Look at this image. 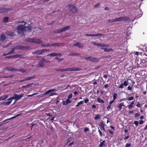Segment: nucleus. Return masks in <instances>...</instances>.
Here are the masks:
<instances>
[{
  "label": "nucleus",
  "instance_id": "f257e3e1",
  "mask_svg": "<svg viewBox=\"0 0 147 147\" xmlns=\"http://www.w3.org/2000/svg\"><path fill=\"white\" fill-rule=\"evenodd\" d=\"M68 10L73 13L78 12V8L74 5L70 4L67 7Z\"/></svg>",
  "mask_w": 147,
  "mask_h": 147
},
{
  "label": "nucleus",
  "instance_id": "f03ea898",
  "mask_svg": "<svg viewBox=\"0 0 147 147\" xmlns=\"http://www.w3.org/2000/svg\"><path fill=\"white\" fill-rule=\"evenodd\" d=\"M27 28L26 26H25L23 25H20L18 26L17 28V32L18 34H20L24 31L26 30V29Z\"/></svg>",
  "mask_w": 147,
  "mask_h": 147
},
{
  "label": "nucleus",
  "instance_id": "7ed1b4c3",
  "mask_svg": "<svg viewBox=\"0 0 147 147\" xmlns=\"http://www.w3.org/2000/svg\"><path fill=\"white\" fill-rule=\"evenodd\" d=\"M85 59L93 62H96L98 61H99V59L98 58L91 56L86 57L85 58Z\"/></svg>",
  "mask_w": 147,
  "mask_h": 147
},
{
  "label": "nucleus",
  "instance_id": "20e7f679",
  "mask_svg": "<svg viewBox=\"0 0 147 147\" xmlns=\"http://www.w3.org/2000/svg\"><path fill=\"white\" fill-rule=\"evenodd\" d=\"M24 96V94H21L20 95H17V94H15L14 95L13 97L8 99V100H9L12 99H15L16 100V101L13 103L14 104L17 101L21 98Z\"/></svg>",
  "mask_w": 147,
  "mask_h": 147
},
{
  "label": "nucleus",
  "instance_id": "39448f33",
  "mask_svg": "<svg viewBox=\"0 0 147 147\" xmlns=\"http://www.w3.org/2000/svg\"><path fill=\"white\" fill-rule=\"evenodd\" d=\"M70 28V26H67L61 29L56 30L55 32L56 33H59L68 30Z\"/></svg>",
  "mask_w": 147,
  "mask_h": 147
},
{
  "label": "nucleus",
  "instance_id": "423d86ee",
  "mask_svg": "<svg viewBox=\"0 0 147 147\" xmlns=\"http://www.w3.org/2000/svg\"><path fill=\"white\" fill-rule=\"evenodd\" d=\"M13 48L14 49H20L22 50H25L28 49V47L27 46H24L20 45H18L14 47Z\"/></svg>",
  "mask_w": 147,
  "mask_h": 147
},
{
  "label": "nucleus",
  "instance_id": "0eeeda50",
  "mask_svg": "<svg viewBox=\"0 0 147 147\" xmlns=\"http://www.w3.org/2000/svg\"><path fill=\"white\" fill-rule=\"evenodd\" d=\"M116 18L117 21H129V18L127 17H121Z\"/></svg>",
  "mask_w": 147,
  "mask_h": 147
},
{
  "label": "nucleus",
  "instance_id": "6e6552de",
  "mask_svg": "<svg viewBox=\"0 0 147 147\" xmlns=\"http://www.w3.org/2000/svg\"><path fill=\"white\" fill-rule=\"evenodd\" d=\"M74 46L78 47L80 48H82L84 47L83 45L79 42H77L74 45Z\"/></svg>",
  "mask_w": 147,
  "mask_h": 147
},
{
  "label": "nucleus",
  "instance_id": "1a4fd4ad",
  "mask_svg": "<svg viewBox=\"0 0 147 147\" xmlns=\"http://www.w3.org/2000/svg\"><path fill=\"white\" fill-rule=\"evenodd\" d=\"M6 34L8 36H13L16 35V34L12 32H10L9 31H7L5 32Z\"/></svg>",
  "mask_w": 147,
  "mask_h": 147
},
{
  "label": "nucleus",
  "instance_id": "9d476101",
  "mask_svg": "<svg viewBox=\"0 0 147 147\" xmlns=\"http://www.w3.org/2000/svg\"><path fill=\"white\" fill-rule=\"evenodd\" d=\"M42 41L40 39L34 38V43L37 44H41L42 43Z\"/></svg>",
  "mask_w": 147,
  "mask_h": 147
},
{
  "label": "nucleus",
  "instance_id": "9b49d317",
  "mask_svg": "<svg viewBox=\"0 0 147 147\" xmlns=\"http://www.w3.org/2000/svg\"><path fill=\"white\" fill-rule=\"evenodd\" d=\"M55 91H56V89H52V90H48L47 91V92H46L44 93L42 95H43V96H45V95L46 94H49V93H50L51 92H55Z\"/></svg>",
  "mask_w": 147,
  "mask_h": 147
},
{
  "label": "nucleus",
  "instance_id": "f8f14e48",
  "mask_svg": "<svg viewBox=\"0 0 147 147\" xmlns=\"http://www.w3.org/2000/svg\"><path fill=\"white\" fill-rule=\"evenodd\" d=\"M34 38H28L25 40V41L26 42L34 43Z\"/></svg>",
  "mask_w": 147,
  "mask_h": 147
},
{
  "label": "nucleus",
  "instance_id": "ddd939ff",
  "mask_svg": "<svg viewBox=\"0 0 147 147\" xmlns=\"http://www.w3.org/2000/svg\"><path fill=\"white\" fill-rule=\"evenodd\" d=\"M6 39V37L5 35L4 34H2L0 37V42L5 40Z\"/></svg>",
  "mask_w": 147,
  "mask_h": 147
},
{
  "label": "nucleus",
  "instance_id": "4468645a",
  "mask_svg": "<svg viewBox=\"0 0 147 147\" xmlns=\"http://www.w3.org/2000/svg\"><path fill=\"white\" fill-rule=\"evenodd\" d=\"M42 53V50H38L32 53V54H41Z\"/></svg>",
  "mask_w": 147,
  "mask_h": 147
},
{
  "label": "nucleus",
  "instance_id": "2eb2a0df",
  "mask_svg": "<svg viewBox=\"0 0 147 147\" xmlns=\"http://www.w3.org/2000/svg\"><path fill=\"white\" fill-rule=\"evenodd\" d=\"M9 10V9H8L0 8V13H3Z\"/></svg>",
  "mask_w": 147,
  "mask_h": 147
},
{
  "label": "nucleus",
  "instance_id": "dca6fc26",
  "mask_svg": "<svg viewBox=\"0 0 147 147\" xmlns=\"http://www.w3.org/2000/svg\"><path fill=\"white\" fill-rule=\"evenodd\" d=\"M38 67H44V62L42 61H39L37 64Z\"/></svg>",
  "mask_w": 147,
  "mask_h": 147
},
{
  "label": "nucleus",
  "instance_id": "f3484780",
  "mask_svg": "<svg viewBox=\"0 0 147 147\" xmlns=\"http://www.w3.org/2000/svg\"><path fill=\"white\" fill-rule=\"evenodd\" d=\"M71 101L68 98L65 101H63V105H67L68 103H71Z\"/></svg>",
  "mask_w": 147,
  "mask_h": 147
},
{
  "label": "nucleus",
  "instance_id": "a211bd4d",
  "mask_svg": "<svg viewBox=\"0 0 147 147\" xmlns=\"http://www.w3.org/2000/svg\"><path fill=\"white\" fill-rule=\"evenodd\" d=\"M5 69H6L7 70L11 71H16V70H18V69H15L14 68H12V67H6L5 68Z\"/></svg>",
  "mask_w": 147,
  "mask_h": 147
},
{
  "label": "nucleus",
  "instance_id": "6ab92c4d",
  "mask_svg": "<svg viewBox=\"0 0 147 147\" xmlns=\"http://www.w3.org/2000/svg\"><path fill=\"white\" fill-rule=\"evenodd\" d=\"M8 95H5L2 96L0 97V100H4L6 99L8 97Z\"/></svg>",
  "mask_w": 147,
  "mask_h": 147
},
{
  "label": "nucleus",
  "instance_id": "aec40b11",
  "mask_svg": "<svg viewBox=\"0 0 147 147\" xmlns=\"http://www.w3.org/2000/svg\"><path fill=\"white\" fill-rule=\"evenodd\" d=\"M64 71H74V67L72 68H68L66 69H64Z\"/></svg>",
  "mask_w": 147,
  "mask_h": 147
},
{
  "label": "nucleus",
  "instance_id": "412c9836",
  "mask_svg": "<svg viewBox=\"0 0 147 147\" xmlns=\"http://www.w3.org/2000/svg\"><path fill=\"white\" fill-rule=\"evenodd\" d=\"M62 44L58 43H53L51 45V46H56V47H60L61 46V45Z\"/></svg>",
  "mask_w": 147,
  "mask_h": 147
},
{
  "label": "nucleus",
  "instance_id": "4be33fe9",
  "mask_svg": "<svg viewBox=\"0 0 147 147\" xmlns=\"http://www.w3.org/2000/svg\"><path fill=\"white\" fill-rule=\"evenodd\" d=\"M80 54L79 53H69L68 55L69 56H79L80 55Z\"/></svg>",
  "mask_w": 147,
  "mask_h": 147
},
{
  "label": "nucleus",
  "instance_id": "5701e85b",
  "mask_svg": "<svg viewBox=\"0 0 147 147\" xmlns=\"http://www.w3.org/2000/svg\"><path fill=\"white\" fill-rule=\"evenodd\" d=\"M36 77V76H32L27 77L26 78V80H31L32 79H34Z\"/></svg>",
  "mask_w": 147,
  "mask_h": 147
},
{
  "label": "nucleus",
  "instance_id": "b1692460",
  "mask_svg": "<svg viewBox=\"0 0 147 147\" xmlns=\"http://www.w3.org/2000/svg\"><path fill=\"white\" fill-rule=\"evenodd\" d=\"M9 100V101H7V102H5L2 103L1 104H3L4 105H9V104H10V103L11 102V100Z\"/></svg>",
  "mask_w": 147,
  "mask_h": 147
},
{
  "label": "nucleus",
  "instance_id": "393cba45",
  "mask_svg": "<svg viewBox=\"0 0 147 147\" xmlns=\"http://www.w3.org/2000/svg\"><path fill=\"white\" fill-rule=\"evenodd\" d=\"M91 43L93 44V45L96 46L98 47H100L101 45V43H97L94 42H92Z\"/></svg>",
  "mask_w": 147,
  "mask_h": 147
},
{
  "label": "nucleus",
  "instance_id": "a878e982",
  "mask_svg": "<svg viewBox=\"0 0 147 147\" xmlns=\"http://www.w3.org/2000/svg\"><path fill=\"white\" fill-rule=\"evenodd\" d=\"M116 22H117L116 18L114 19L109 20H108V22L109 23H113Z\"/></svg>",
  "mask_w": 147,
  "mask_h": 147
},
{
  "label": "nucleus",
  "instance_id": "bb28decb",
  "mask_svg": "<svg viewBox=\"0 0 147 147\" xmlns=\"http://www.w3.org/2000/svg\"><path fill=\"white\" fill-rule=\"evenodd\" d=\"M100 124V126L102 127V129L104 130V131H105V129L104 128V127L105 125L103 123V121H101Z\"/></svg>",
  "mask_w": 147,
  "mask_h": 147
},
{
  "label": "nucleus",
  "instance_id": "cd10ccee",
  "mask_svg": "<svg viewBox=\"0 0 147 147\" xmlns=\"http://www.w3.org/2000/svg\"><path fill=\"white\" fill-rule=\"evenodd\" d=\"M8 17H5L3 18V21L5 23L8 22Z\"/></svg>",
  "mask_w": 147,
  "mask_h": 147
},
{
  "label": "nucleus",
  "instance_id": "c85d7f7f",
  "mask_svg": "<svg viewBox=\"0 0 147 147\" xmlns=\"http://www.w3.org/2000/svg\"><path fill=\"white\" fill-rule=\"evenodd\" d=\"M102 49H103L104 50V51L105 52H109L112 49H109L107 48H101Z\"/></svg>",
  "mask_w": 147,
  "mask_h": 147
},
{
  "label": "nucleus",
  "instance_id": "c756f323",
  "mask_svg": "<svg viewBox=\"0 0 147 147\" xmlns=\"http://www.w3.org/2000/svg\"><path fill=\"white\" fill-rule=\"evenodd\" d=\"M123 106H124V104L123 102H121L119 105V106L117 107L119 108V110H120L121 109L122 107Z\"/></svg>",
  "mask_w": 147,
  "mask_h": 147
},
{
  "label": "nucleus",
  "instance_id": "7c9ffc66",
  "mask_svg": "<svg viewBox=\"0 0 147 147\" xmlns=\"http://www.w3.org/2000/svg\"><path fill=\"white\" fill-rule=\"evenodd\" d=\"M105 140H104L102 142H101L100 144V147H103L105 145Z\"/></svg>",
  "mask_w": 147,
  "mask_h": 147
},
{
  "label": "nucleus",
  "instance_id": "2f4dec72",
  "mask_svg": "<svg viewBox=\"0 0 147 147\" xmlns=\"http://www.w3.org/2000/svg\"><path fill=\"white\" fill-rule=\"evenodd\" d=\"M14 58H22V55H14Z\"/></svg>",
  "mask_w": 147,
  "mask_h": 147
},
{
  "label": "nucleus",
  "instance_id": "473e14b6",
  "mask_svg": "<svg viewBox=\"0 0 147 147\" xmlns=\"http://www.w3.org/2000/svg\"><path fill=\"white\" fill-rule=\"evenodd\" d=\"M103 35V34H93V36H102Z\"/></svg>",
  "mask_w": 147,
  "mask_h": 147
},
{
  "label": "nucleus",
  "instance_id": "72a5a7b5",
  "mask_svg": "<svg viewBox=\"0 0 147 147\" xmlns=\"http://www.w3.org/2000/svg\"><path fill=\"white\" fill-rule=\"evenodd\" d=\"M15 50L13 48H12L11 50V51H9L8 53H7V54L8 55H10L12 53H15V52H14V50Z\"/></svg>",
  "mask_w": 147,
  "mask_h": 147
},
{
  "label": "nucleus",
  "instance_id": "f704fd0d",
  "mask_svg": "<svg viewBox=\"0 0 147 147\" xmlns=\"http://www.w3.org/2000/svg\"><path fill=\"white\" fill-rule=\"evenodd\" d=\"M48 56H50L51 57L56 56V53H53L51 54H49L48 55Z\"/></svg>",
  "mask_w": 147,
  "mask_h": 147
},
{
  "label": "nucleus",
  "instance_id": "c9c22d12",
  "mask_svg": "<svg viewBox=\"0 0 147 147\" xmlns=\"http://www.w3.org/2000/svg\"><path fill=\"white\" fill-rule=\"evenodd\" d=\"M18 70H16V71H20L21 72L24 73L26 72V71L24 69H18Z\"/></svg>",
  "mask_w": 147,
  "mask_h": 147
},
{
  "label": "nucleus",
  "instance_id": "e433bc0d",
  "mask_svg": "<svg viewBox=\"0 0 147 147\" xmlns=\"http://www.w3.org/2000/svg\"><path fill=\"white\" fill-rule=\"evenodd\" d=\"M97 101L99 102H102V103L104 102V101L100 99L99 98H97Z\"/></svg>",
  "mask_w": 147,
  "mask_h": 147
},
{
  "label": "nucleus",
  "instance_id": "4c0bfd02",
  "mask_svg": "<svg viewBox=\"0 0 147 147\" xmlns=\"http://www.w3.org/2000/svg\"><path fill=\"white\" fill-rule=\"evenodd\" d=\"M84 102V101H81L78 103V104L76 105V107H78L80 105H82Z\"/></svg>",
  "mask_w": 147,
  "mask_h": 147
},
{
  "label": "nucleus",
  "instance_id": "58836bf2",
  "mask_svg": "<svg viewBox=\"0 0 147 147\" xmlns=\"http://www.w3.org/2000/svg\"><path fill=\"white\" fill-rule=\"evenodd\" d=\"M128 81H125L124 82L123 84V85H124V86H127V85L128 84Z\"/></svg>",
  "mask_w": 147,
  "mask_h": 147
},
{
  "label": "nucleus",
  "instance_id": "ea45409f",
  "mask_svg": "<svg viewBox=\"0 0 147 147\" xmlns=\"http://www.w3.org/2000/svg\"><path fill=\"white\" fill-rule=\"evenodd\" d=\"M100 117V115H96L94 118L95 120L98 119Z\"/></svg>",
  "mask_w": 147,
  "mask_h": 147
},
{
  "label": "nucleus",
  "instance_id": "a19ab883",
  "mask_svg": "<svg viewBox=\"0 0 147 147\" xmlns=\"http://www.w3.org/2000/svg\"><path fill=\"white\" fill-rule=\"evenodd\" d=\"M81 70L80 68H75L74 67V71H79Z\"/></svg>",
  "mask_w": 147,
  "mask_h": 147
},
{
  "label": "nucleus",
  "instance_id": "79ce46f5",
  "mask_svg": "<svg viewBox=\"0 0 147 147\" xmlns=\"http://www.w3.org/2000/svg\"><path fill=\"white\" fill-rule=\"evenodd\" d=\"M117 96V94L115 93L113 94V100H115L116 99Z\"/></svg>",
  "mask_w": 147,
  "mask_h": 147
},
{
  "label": "nucleus",
  "instance_id": "37998d69",
  "mask_svg": "<svg viewBox=\"0 0 147 147\" xmlns=\"http://www.w3.org/2000/svg\"><path fill=\"white\" fill-rule=\"evenodd\" d=\"M5 58H8V59H12L13 58H14V56L13 55V56H7V57H5Z\"/></svg>",
  "mask_w": 147,
  "mask_h": 147
},
{
  "label": "nucleus",
  "instance_id": "c03bdc74",
  "mask_svg": "<svg viewBox=\"0 0 147 147\" xmlns=\"http://www.w3.org/2000/svg\"><path fill=\"white\" fill-rule=\"evenodd\" d=\"M55 71H64V69H58L57 68H56L55 69Z\"/></svg>",
  "mask_w": 147,
  "mask_h": 147
},
{
  "label": "nucleus",
  "instance_id": "a18cd8bd",
  "mask_svg": "<svg viewBox=\"0 0 147 147\" xmlns=\"http://www.w3.org/2000/svg\"><path fill=\"white\" fill-rule=\"evenodd\" d=\"M15 118V117H12L11 118H9V119H6V120H5V121H3V122H4L5 121H6L7 120H10L11 119H14Z\"/></svg>",
  "mask_w": 147,
  "mask_h": 147
},
{
  "label": "nucleus",
  "instance_id": "49530a36",
  "mask_svg": "<svg viewBox=\"0 0 147 147\" xmlns=\"http://www.w3.org/2000/svg\"><path fill=\"white\" fill-rule=\"evenodd\" d=\"M27 27L28 28L29 30L30 31L31 30L32 28V27L31 26V25L28 26Z\"/></svg>",
  "mask_w": 147,
  "mask_h": 147
},
{
  "label": "nucleus",
  "instance_id": "de8ad7c7",
  "mask_svg": "<svg viewBox=\"0 0 147 147\" xmlns=\"http://www.w3.org/2000/svg\"><path fill=\"white\" fill-rule=\"evenodd\" d=\"M42 53H44L45 52H47V51H49V49H42Z\"/></svg>",
  "mask_w": 147,
  "mask_h": 147
},
{
  "label": "nucleus",
  "instance_id": "09e8293b",
  "mask_svg": "<svg viewBox=\"0 0 147 147\" xmlns=\"http://www.w3.org/2000/svg\"><path fill=\"white\" fill-rule=\"evenodd\" d=\"M140 115V114L139 113H136L135 115V117H137L138 116H139Z\"/></svg>",
  "mask_w": 147,
  "mask_h": 147
},
{
  "label": "nucleus",
  "instance_id": "8fccbe9b",
  "mask_svg": "<svg viewBox=\"0 0 147 147\" xmlns=\"http://www.w3.org/2000/svg\"><path fill=\"white\" fill-rule=\"evenodd\" d=\"M133 85H131V86H129L127 87V90H131L132 89V87H133Z\"/></svg>",
  "mask_w": 147,
  "mask_h": 147
},
{
  "label": "nucleus",
  "instance_id": "3c124183",
  "mask_svg": "<svg viewBox=\"0 0 147 147\" xmlns=\"http://www.w3.org/2000/svg\"><path fill=\"white\" fill-rule=\"evenodd\" d=\"M72 96V94H70L68 96V99H69L70 98H71Z\"/></svg>",
  "mask_w": 147,
  "mask_h": 147
},
{
  "label": "nucleus",
  "instance_id": "603ef678",
  "mask_svg": "<svg viewBox=\"0 0 147 147\" xmlns=\"http://www.w3.org/2000/svg\"><path fill=\"white\" fill-rule=\"evenodd\" d=\"M134 99V97L133 96H131L129 98H128L127 100H132Z\"/></svg>",
  "mask_w": 147,
  "mask_h": 147
},
{
  "label": "nucleus",
  "instance_id": "864d4df0",
  "mask_svg": "<svg viewBox=\"0 0 147 147\" xmlns=\"http://www.w3.org/2000/svg\"><path fill=\"white\" fill-rule=\"evenodd\" d=\"M131 144H127L125 147H130L131 146Z\"/></svg>",
  "mask_w": 147,
  "mask_h": 147
},
{
  "label": "nucleus",
  "instance_id": "5fc2aeb1",
  "mask_svg": "<svg viewBox=\"0 0 147 147\" xmlns=\"http://www.w3.org/2000/svg\"><path fill=\"white\" fill-rule=\"evenodd\" d=\"M134 123L136 125V126H138V122L137 121H135L134 122Z\"/></svg>",
  "mask_w": 147,
  "mask_h": 147
},
{
  "label": "nucleus",
  "instance_id": "6e6d98bb",
  "mask_svg": "<svg viewBox=\"0 0 147 147\" xmlns=\"http://www.w3.org/2000/svg\"><path fill=\"white\" fill-rule=\"evenodd\" d=\"M33 84L32 83V84H27V85H26L27 88H28L29 87H32V85Z\"/></svg>",
  "mask_w": 147,
  "mask_h": 147
},
{
  "label": "nucleus",
  "instance_id": "4d7b16f0",
  "mask_svg": "<svg viewBox=\"0 0 147 147\" xmlns=\"http://www.w3.org/2000/svg\"><path fill=\"white\" fill-rule=\"evenodd\" d=\"M123 84H121L120 86L118 87L119 88H123Z\"/></svg>",
  "mask_w": 147,
  "mask_h": 147
},
{
  "label": "nucleus",
  "instance_id": "13d9d810",
  "mask_svg": "<svg viewBox=\"0 0 147 147\" xmlns=\"http://www.w3.org/2000/svg\"><path fill=\"white\" fill-rule=\"evenodd\" d=\"M37 94V93H34L32 95H28L27 96L28 97H31V96H33V95H36V94Z\"/></svg>",
  "mask_w": 147,
  "mask_h": 147
},
{
  "label": "nucleus",
  "instance_id": "bf43d9fd",
  "mask_svg": "<svg viewBox=\"0 0 147 147\" xmlns=\"http://www.w3.org/2000/svg\"><path fill=\"white\" fill-rule=\"evenodd\" d=\"M89 130V128L88 127H86L84 129V131L85 132H86Z\"/></svg>",
  "mask_w": 147,
  "mask_h": 147
},
{
  "label": "nucleus",
  "instance_id": "052dcab7",
  "mask_svg": "<svg viewBox=\"0 0 147 147\" xmlns=\"http://www.w3.org/2000/svg\"><path fill=\"white\" fill-rule=\"evenodd\" d=\"M57 94L55 93H52L49 95V96H53V95H57Z\"/></svg>",
  "mask_w": 147,
  "mask_h": 147
},
{
  "label": "nucleus",
  "instance_id": "680f3d73",
  "mask_svg": "<svg viewBox=\"0 0 147 147\" xmlns=\"http://www.w3.org/2000/svg\"><path fill=\"white\" fill-rule=\"evenodd\" d=\"M62 55L61 53H56V56H60Z\"/></svg>",
  "mask_w": 147,
  "mask_h": 147
},
{
  "label": "nucleus",
  "instance_id": "e2e57ef3",
  "mask_svg": "<svg viewBox=\"0 0 147 147\" xmlns=\"http://www.w3.org/2000/svg\"><path fill=\"white\" fill-rule=\"evenodd\" d=\"M88 101L89 100L88 99H86L84 100V102L85 103H87Z\"/></svg>",
  "mask_w": 147,
  "mask_h": 147
},
{
  "label": "nucleus",
  "instance_id": "0e129e2a",
  "mask_svg": "<svg viewBox=\"0 0 147 147\" xmlns=\"http://www.w3.org/2000/svg\"><path fill=\"white\" fill-rule=\"evenodd\" d=\"M107 46L106 45L101 44V47H106Z\"/></svg>",
  "mask_w": 147,
  "mask_h": 147
},
{
  "label": "nucleus",
  "instance_id": "69168bd1",
  "mask_svg": "<svg viewBox=\"0 0 147 147\" xmlns=\"http://www.w3.org/2000/svg\"><path fill=\"white\" fill-rule=\"evenodd\" d=\"M111 105H109L107 107V109L108 111H109L111 108Z\"/></svg>",
  "mask_w": 147,
  "mask_h": 147
},
{
  "label": "nucleus",
  "instance_id": "338daca9",
  "mask_svg": "<svg viewBox=\"0 0 147 147\" xmlns=\"http://www.w3.org/2000/svg\"><path fill=\"white\" fill-rule=\"evenodd\" d=\"M63 60V58L59 59L58 60V62H59L61 61H62V60Z\"/></svg>",
  "mask_w": 147,
  "mask_h": 147
},
{
  "label": "nucleus",
  "instance_id": "774afa93",
  "mask_svg": "<svg viewBox=\"0 0 147 147\" xmlns=\"http://www.w3.org/2000/svg\"><path fill=\"white\" fill-rule=\"evenodd\" d=\"M114 100H113L112 101L110 102H109V105H111V104L114 102Z\"/></svg>",
  "mask_w": 147,
  "mask_h": 147
}]
</instances>
